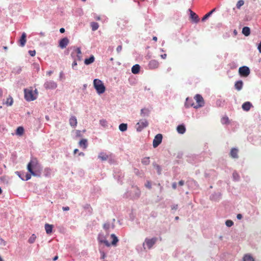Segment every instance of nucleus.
Instances as JSON below:
<instances>
[{
	"label": "nucleus",
	"instance_id": "1",
	"mask_svg": "<svg viewBox=\"0 0 261 261\" xmlns=\"http://www.w3.org/2000/svg\"><path fill=\"white\" fill-rule=\"evenodd\" d=\"M27 169L34 176H40L42 171V168L36 158L31 160L28 163Z\"/></svg>",
	"mask_w": 261,
	"mask_h": 261
},
{
	"label": "nucleus",
	"instance_id": "2",
	"mask_svg": "<svg viewBox=\"0 0 261 261\" xmlns=\"http://www.w3.org/2000/svg\"><path fill=\"white\" fill-rule=\"evenodd\" d=\"M24 93V98L28 101L34 100L37 97L38 92L37 89L33 91L32 88L25 89Z\"/></svg>",
	"mask_w": 261,
	"mask_h": 261
},
{
	"label": "nucleus",
	"instance_id": "3",
	"mask_svg": "<svg viewBox=\"0 0 261 261\" xmlns=\"http://www.w3.org/2000/svg\"><path fill=\"white\" fill-rule=\"evenodd\" d=\"M93 86L97 93L99 94L103 93L106 91V87L103 83L99 79H95L94 80Z\"/></svg>",
	"mask_w": 261,
	"mask_h": 261
},
{
	"label": "nucleus",
	"instance_id": "4",
	"mask_svg": "<svg viewBox=\"0 0 261 261\" xmlns=\"http://www.w3.org/2000/svg\"><path fill=\"white\" fill-rule=\"evenodd\" d=\"M194 98L197 102V105H194V104H191L190 105L191 106L193 107L194 108L197 109L204 106V101L201 95L200 94H196Z\"/></svg>",
	"mask_w": 261,
	"mask_h": 261
},
{
	"label": "nucleus",
	"instance_id": "5",
	"mask_svg": "<svg viewBox=\"0 0 261 261\" xmlns=\"http://www.w3.org/2000/svg\"><path fill=\"white\" fill-rule=\"evenodd\" d=\"M239 73L241 76L247 77L249 75L250 71L249 67L244 66L239 68Z\"/></svg>",
	"mask_w": 261,
	"mask_h": 261
},
{
	"label": "nucleus",
	"instance_id": "6",
	"mask_svg": "<svg viewBox=\"0 0 261 261\" xmlns=\"http://www.w3.org/2000/svg\"><path fill=\"white\" fill-rule=\"evenodd\" d=\"M148 125V121L144 119L140 120L136 124V129L137 132H141L144 128L147 127Z\"/></svg>",
	"mask_w": 261,
	"mask_h": 261
},
{
	"label": "nucleus",
	"instance_id": "7",
	"mask_svg": "<svg viewBox=\"0 0 261 261\" xmlns=\"http://www.w3.org/2000/svg\"><path fill=\"white\" fill-rule=\"evenodd\" d=\"M163 136L161 134H157L153 140V146L154 148L157 147L162 142Z\"/></svg>",
	"mask_w": 261,
	"mask_h": 261
},
{
	"label": "nucleus",
	"instance_id": "8",
	"mask_svg": "<svg viewBox=\"0 0 261 261\" xmlns=\"http://www.w3.org/2000/svg\"><path fill=\"white\" fill-rule=\"evenodd\" d=\"M44 87L46 89H54L57 87V84L53 81H46Z\"/></svg>",
	"mask_w": 261,
	"mask_h": 261
},
{
	"label": "nucleus",
	"instance_id": "9",
	"mask_svg": "<svg viewBox=\"0 0 261 261\" xmlns=\"http://www.w3.org/2000/svg\"><path fill=\"white\" fill-rule=\"evenodd\" d=\"M157 241V238H153L151 239H146L145 241V243L147 245L148 249H150L153 245L156 243Z\"/></svg>",
	"mask_w": 261,
	"mask_h": 261
},
{
	"label": "nucleus",
	"instance_id": "10",
	"mask_svg": "<svg viewBox=\"0 0 261 261\" xmlns=\"http://www.w3.org/2000/svg\"><path fill=\"white\" fill-rule=\"evenodd\" d=\"M148 66L151 69L157 68L159 66V62L155 60H152L149 62Z\"/></svg>",
	"mask_w": 261,
	"mask_h": 261
},
{
	"label": "nucleus",
	"instance_id": "11",
	"mask_svg": "<svg viewBox=\"0 0 261 261\" xmlns=\"http://www.w3.org/2000/svg\"><path fill=\"white\" fill-rule=\"evenodd\" d=\"M69 43V40L67 38L62 39L59 42V46L61 48H64L66 47Z\"/></svg>",
	"mask_w": 261,
	"mask_h": 261
},
{
	"label": "nucleus",
	"instance_id": "12",
	"mask_svg": "<svg viewBox=\"0 0 261 261\" xmlns=\"http://www.w3.org/2000/svg\"><path fill=\"white\" fill-rule=\"evenodd\" d=\"M190 18L195 23H197L199 21L198 16L192 10H190Z\"/></svg>",
	"mask_w": 261,
	"mask_h": 261
},
{
	"label": "nucleus",
	"instance_id": "13",
	"mask_svg": "<svg viewBox=\"0 0 261 261\" xmlns=\"http://www.w3.org/2000/svg\"><path fill=\"white\" fill-rule=\"evenodd\" d=\"M26 37H27L26 34L24 32L22 34V35H21V37L20 39L19 40V42L20 45L21 47H23L25 45V43L27 42Z\"/></svg>",
	"mask_w": 261,
	"mask_h": 261
},
{
	"label": "nucleus",
	"instance_id": "14",
	"mask_svg": "<svg viewBox=\"0 0 261 261\" xmlns=\"http://www.w3.org/2000/svg\"><path fill=\"white\" fill-rule=\"evenodd\" d=\"M74 54H76V58L77 60L81 61L82 60V52L80 48H76L74 50V51L72 53L71 56H73Z\"/></svg>",
	"mask_w": 261,
	"mask_h": 261
},
{
	"label": "nucleus",
	"instance_id": "15",
	"mask_svg": "<svg viewBox=\"0 0 261 261\" xmlns=\"http://www.w3.org/2000/svg\"><path fill=\"white\" fill-rule=\"evenodd\" d=\"M239 150L237 148H233L231 149L230 152V155L231 158L234 159L238 158Z\"/></svg>",
	"mask_w": 261,
	"mask_h": 261
},
{
	"label": "nucleus",
	"instance_id": "16",
	"mask_svg": "<svg viewBox=\"0 0 261 261\" xmlns=\"http://www.w3.org/2000/svg\"><path fill=\"white\" fill-rule=\"evenodd\" d=\"M69 124L72 127H75L77 125V119L75 116H71L69 119Z\"/></svg>",
	"mask_w": 261,
	"mask_h": 261
},
{
	"label": "nucleus",
	"instance_id": "17",
	"mask_svg": "<svg viewBox=\"0 0 261 261\" xmlns=\"http://www.w3.org/2000/svg\"><path fill=\"white\" fill-rule=\"evenodd\" d=\"M252 104L251 103V102H249V101H247V102H244L243 105H242V109H243V110L245 111H248L251 107H252Z\"/></svg>",
	"mask_w": 261,
	"mask_h": 261
},
{
	"label": "nucleus",
	"instance_id": "18",
	"mask_svg": "<svg viewBox=\"0 0 261 261\" xmlns=\"http://www.w3.org/2000/svg\"><path fill=\"white\" fill-rule=\"evenodd\" d=\"M79 146L84 149H85L88 146L87 140L85 139H82L79 142Z\"/></svg>",
	"mask_w": 261,
	"mask_h": 261
},
{
	"label": "nucleus",
	"instance_id": "19",
	"mask_svg": "<svg viewBox=\"0 0 261 261\" xmlns=\"http://www.w3.org/2000/svg\"><path fill=\"white\" fill-rule=\"evenodd\" d=\"M140 66L138 64L134 65L132 68V72L134 74H137L139 72Z\"/></svg>",
	"mask_w": 261,
	"mask_h": 261
},
{
	"label": "nucleus",
	"instance_id": "20",
	"mask_svg": "<svg viewBox=\"0 0 261 261\" xmlns=\"http://www.w3.org/2000/svg\"><path fill=\"white\" fill-rule=\"evenodd\" d=\"M243 83L242 81H238L236 82L234 87L235 88L238 90L240 91L243 87Z\"/></svg>",
	"mask_w": 261,
	"mask_h": 261
},
{
	"label": "nucleus",
	"instance_id": "21",
	"mask_svg": "<svg viewBox=\"0 0 261 261\" xmlns=\"http://www.w3.org/2000/svg\"><path fill=\"white\" fill-rule=\"evenodd\" d=\"M53 228V225L49 224H46L45 225V229L46 231V233L50 234L52 232Z\"/></svg>",
	"mask_w": 261,
	"mask_h": 261
},
{
	"label": "nucleus",
	"instance_id": "22",
	"mask_svg": "<svg viewBox=\"0 0 261 261\" xmlns=\"http://www.w3.org/2000/svg\"><path fill=\"white\" fill-rule=\"evenodd\" d=\"M177 131L178 133L183 134L186 132V128L184 125H179L177 127Z\"/></svg>",
	"mask_w": 261,
	"mask_h": 261
},
{
	"label": "nucleus",
	"instance_id": "23",
	"mask_svg": "<svg viewBox=\"0 0 261 261\" xmlns=\"http://www.w3.org/2000/svg\"><path fill=\"white\" fill-rule=\"evenodd\" d=\"M111 238L112 239L111 245L113 246H116L117 245V242H118V239L117 237L114 234H112L111 235Z\"/></svg>",
	"mask_w": 261,
	"mask_h": 261
},
{
	"label": "nucleus",
	"instance_id": "24",
	"mask_svg": "<svg viewBox=\"0 0 261 261\" xmlns=\"http://www.w3.org/2000/svg\"><path fill=\"white\" fill-rule=\"evenodd\" d=\"M242 33L246 36H248L250 34V30L249 27H245L243 28Z\"/></svg>",
	"mask_w": 261,
	"mask_h": 261
},
{
	"label": "nucleus",
	"instance_id": "25",
	"mask_svg": "<svg viewBox=\"0 0 261 261\" xmlns=\"http://www.w3.org/2000/svg\"><path fill=\"white\" fill-rule=\"evenodd\" d=\"M94 61V57L93 56H91L89 58L86 59L84 63L86 65H89L92 63Z\"/></svg>",
	"mask_w": 261,
	"mask_h": 261
},
{
	"label": "nucleus",
	"instance_id": "26",
	"mask_svg": "<svg viewBox=\"0 0 261 261\" xmlns=\"http://www.w3.org/2000/svg\"><path fill=\"white\" fill-rule=\"evenodd\" d=\"M90 26L91 27L92 30L93 31L97 30L99 28V25L98 23L95 22H91Z\"/></svg>",
	"mask_w": 261,
	"mask_h": 261
},
{
	"label": "nucleus",
	"instance_id": "27",
	"mask_svg": "<svg viewBox=\"0 0 261 261\" xmlns=\"http://www.w3.org/2000/svg\"><path fill=\"white\" fill-rule=\"evenodd\" d=\"M149 113V110L148 109L144 108L141 110V115L143 117L148 116Z\"/></svg>",
	"mask_w": 261,
	"mask_h": 261
},
{
	"label": "nucleus",
	"instance_id": "28",
	"mask_svg": "<svg viewBox=\"0 0 261 261\" xmlns=\"http://www.w3.org/2000/svg\"><path fill=\"white\" fill-rule=\"evenodd\" d=\"M24 133V128L22 126H19L17 127L16 132V134L17 135L21 136Z\"/></svg>",
	"mask_w": 261,
	"mask_h": 261
},
{
	"label": "nucleus",
	"instance_id": "29",
	"mask_svg": "<svg viewBox=\"0 0 261 261\" xmlns=\"http://www.w3.org/2000/svg\"><path fill=\"white\" fill-rule=\"evenodd\" d=\"M243 261H254L253 257L249 254H246L243 257Z\"/></svg>",
	"mask_w": 261,
	"mask_h": 261
},
{
	"label": "nucleus",
	"instance_id": "30",
	"mask_svg": "<svg viewBox=\"0 0 261 261\" xmlns=\"http://www.w3.org/2000/svg\"><path fill=\"white\" fill-rule=\"evenodd\" d=\"M127 125L126 123H121L119 126V129L121 132H124L127 130Z\"/></svg>",
	"mask_w": 261,
	"mask_h": 261
},
{
	"label": "nucleus",
	"instance_id": "31",
	"mask_svg": "<svg viewBox=\"0 0 261 261\" xmlns=\"http://www.w3.org/2000/svg\"><path fill=\"white\" fill-rule=\"evenodd\" d=\"M13 103V98L9 96L7 98V100H6V104L8 106H11L12 105Z\"/></svg>",
	"mask_w": 261,
	"mask_h": 261
},
{
	"label": "nucleus",
	"instance_id": "32",
	"mask_svg": "<svg viewBox=\"0 0 261 261\" xmlns=\"http://www.w3.org/2000/svg\"><path fill=\"white\" fill-rule=\"evenodd\" d=\"M98 158L102 161H106L108 159V155L104 153L101 152L99 154Z\"/></svg>",
	"mask_w": 261,
	"mask_h": 261
},
{
	"label": "nucleus",
	"instance_id": "33",
	"mask_svg": "<svg viewBox=\"0 0 261 261\" xmlns=\"http://www.w3.org/2000/svg\"><path fill=\"white\" fill-rule=\"evenodd\" d=\"M215 11V9H213L210 12L206 14L202 18V21H204L208 17L211 16V15Z\"/></svg>",
	"mask_w": 261,
	"mask_h": 261
},
{
	"label": "nucleus",
	"instance_id": "34",
	"mask_svg": "<svg viewBox=\"0 0 261 261\" xmlns=\"http://www.w3.org/2000/svg\"><path fill=\"white\" fill-rule=\"evenodd\" d=\"M142 163L145 165H149L150 163V160L149 157H145L142 160Z\"/></svg>",
	"mask_w": 261,
	"mask_h": 261
},
{
	"label": "nucleus",
	"instance_id": "35",
	"mask_svg": "<svg viewBox=\"0 0 261 261\" xmlns=\"http://www.w3.org/2000/svg\"><path fill=\"white\" fill-rule=\"evenodd\" d=\"M98 241L100 243H102L105 244V245L108 247H109L111 245L107 240L101 239L100 237L98 238Z\"/></svg>",
	"mask_w": 261,
	"mask_h": 261
},
{
	"label": "nucleus",
	"instance_id": "36",
	"mask_svg": "<svg viewBox=\"0 0 261 261\" xmlns=\"http://www.w3.org/2000/svg\"><path fill=\"white\" fill-rule=\"evenodd\" d=\"M244 4V2L243 0H240L238 2L236 7L238 9H240L241 6Z\"/></svg>",
	"mask_w": 261,
	"mask_h": 261
},
{
	"label": "nucleus",
	"instance_id": "37",
	"mask_svg": "<svg viewBox=\"0 0 261 261\" xmlns=\"http://www.w3.org/2000/svg\"><path fill=\"white\" fill-rule=\"evenodd\" d=\"M36 237L35 234H33L29 239L28 242L30 244L33 243L35 240H36Z\"/></svg>",
	"mask_w": 261,
	"mask_h": 261
},
{
	"label": "nucleus",
	"instance_id": "38",
	"mask_svg": "<svg viewBox=\"0 0 261 261\" xmlns=\"http://www.w3.org/2000/svg\"><path fill=\"white\" fill-rule=\"evenodd\" d=\"M225 224L228 227H231L233 225V222L230 220H228L225 222Z\"/></svg>",
	"mask_w": 261,
	"mask_h": 261
},
{
	"label": "nucleus",
	"instance_id": "39",
	"mask_svg": "<svg viewBox=\"0 0 261 261\" xmlns=\"http://www.w3.org/2000/svg\"><path fill=\"white\" fill-rule=\"evenodd\" d=\"M154 167L156 169L158 174H161V168L160 166L159 165H157V164H154Z\"/></svg>",
	"mask_w": 261,
	"mask_h": 261
},
{
	"label": "nucleus",
	"instance_id": "40",
	"mask_svg": "<svg viewBox=\"0 0 261 261\" xmlns=\"http://www.w3.org/2000/svg\"><path fill=\"white\" fill-rule=\"evenodd\" d=\"M99 122L100 124L103 126H106L107 125V121L105 119L100 120Z\"/></svg>",
	"mask_w": 261,
	"mask_h": 261
},
{
	"label": "nucleus",
	"instance_id": "41",
	"mask_svg": "<svg viewBox=\"0 0 261 261\" xmlns=\"http://www.w3.org/2000/svg\"><path fill=\"white\" fill-rule=\"evenodd\" d=\"M103 227L105 229H106V230H108L110 227V225L109 223H105L103 224Z\"/></svg>",
	"mask_w": 261,
	"mask_h": 261
},
{
	"label": "nucleus",
	"instance_id": "42",
	"mask_svg": "<svg viewBox=\"0 0 261 261\" xmlns=\"http://www.w3.org/2000/svg\"><path fill=\"white\" fill-rule=\"evenodd\" d=\"M31 175H32L31 174V173L30 174H27L25 176V178H24V180H28L29 179H30L31 178Z\"/></svg>",
	"mask_w": 261,
	"mask_h": 261
},
{
	"label": "nucleus",
	"instance_id": "43",
	"mask_svg": "<svg viewBox=\"0 0 261 261\" xmlns=\"http://www.w3.org/2000/svg\"><path fill=\"white\" fill-rule=\"evenodd\" d=\"M29 53L31 56L34 57L36 54V51L35 50H29Z\"/></svg>",
	"mask_w": 261,
	"mask_h": 261
},
{
	"label": "nucleus",
	"instance_id": "44",
	"mask_svg": "<svg viewBox=\"0 0 261 261\" xmlns=\"http://www.w3.org/2000/svg\"><path fill=\"white\" fill-rule=\"evenodd\" d=\"M222 123H226L228 121V118L227 117H223L221 120Z\"/></svg>",
	"mask_w": 261,
	"mask_h": 261
},
{
	"label": "nucleus",
	"instance_id": "45",
	"mask_svg": "<svg viewBox=\"0 0 261 261\" xmlns=\"http://www.w3.org/2000/svg\"><path fill=\"white\" fill-rule=\"evenodd\" d=\"M145 187L149 189L151 188V185L149 181H147L145 184Z\"/></svg>",
	"mask_w": 261,
	"mask_h": 261
},
{
	"label": "nucleus",
	"instance_id": "46",
	"mask_svg": "<svg viewBox=\"0 0 261 261\" xmlns=\"http://www.w3.org/2000/svg\"><path fill=\"white\" fill-rule=\"evenodd\" d=\"M122 46L119 45L117 46V47L116 48V50H117V53H119L122 50Z\"/></svg>",
	"mask_w": 261,
	"mask_h": 261
},
{
	"label": "nucleus",
	"instance_id": "47",
	"mask_svg": "<svg viewBox=\"0 0 261 261\" xmlns=\"http://www.w3.org/2000/svg\"><path fill=\"white\" fill-rule=\"evenodd\" d=\"M16 174H17V175H18V176H19V177H20V178H21V179L24 180V177H22V176H21V173H20V172H18V171H17V172H16Z\"/></svg>",
	"mask_w": 261,
	"mask_h": 261
},
{
	"label": "nucleus",
	"instance_id": "48",
	"mask_svg": "<svg viewBox=\"0 0 261 261\" xmlns=\"http://www.w3.org/2000/svg\"><path fill=\"white\" fill-rule=\"evenodd\" d=\"M172 188L173 189H174V190L176 189V188H177V184H176V182H173L172 184Z\"/></svg>",
	"mask_w": 261,
	"mask_h": 261
},
{
	"label": "nucleus",
	"instance_id": "49",
	"mask_svg": "<svg viewBox=\"0 0 261 261\" xmlns=\"http://www.w3.org/2000/svg\"><path fill=\"white\" fill-rule=\"evenodd\" d=\"M77 65V63H76V61L75 60H74V61L73 62L72 64V68H73L75 66H76Z\"/></svg>",
	"mask_w": 261,
	"mask_h": 261
},
{
	"label": "nucleus",
	"instance_id": "50",
	"mask_svg": "<svg viewBox=\"0 0 261 261\" xmlns=\"http://www.w3.org/2000/svg\"><path fill=\"white\" fill-rule=\"evenodd\" d=\"M233 177H234L235 179H237V178H238V177H239V175H238V173H236V172H234V173H233Z\"/></svg>",
	"mask_w": 261,
	"mask_h": 261
},
{
	"label": "nucleus",
	"instance_id": "51",
	"mask_svg": "<svg viewBox=\"0 0 261 261\" xmlns=\"http://www.w3.org/2000/svg\"><path fill=\"white\" fill-rule=\"evenodd\" d=\"M257 48H258L259 53H261V41H260V42L259 43V44L258 45Z\"/></svg>",
	"mask_w": 261,
	"mask_h": 261
},
{
	"label": "nucleus",
	"instance_id": "52",
	"mask_svg": "<svg viewBox=\"0 0 261 261\" xmlns=\"http://www.w3.org/2000/svg\"><path fill=\"white\" fill-rule=\"evenodd\" d=\"M178 185L180 186H182L184 185V180H180L178 182Z\"/></svg>",
	"mask_w": 261,
	"mask_h": 261
},
{
	"label": "nucleus",
	"instance_id": "53",
	"mask_svg": "<svg viewBox=\"0 0 261 261\" xmlns=\"http://www.w3.org/2000/svg\"><path fill=\"white\" fill-rule=\"evenodd\" d=\"M161 57L163 59H165L167 57V54H163V55H161Z\"/></svg>",
	"mask_w": 261,
	"mask_h": 261
},
{
	"label": "nucleus",
	"instance_id": "54",
	"mask_svg": "<svg viewBox=\"0 0 261 261\" xmlns=\"http://www.w3.org/2000/svg\"><path fill=\"white\" fill-rule=\"evenodd\" d=\"M62 209L63 211H66L69 210V207L68 206L63 207Z\"/></svg>",
	"mask_w": 261,
	"mask_h": 261
},
{
	"label": "nucleus",
	"instance_id": "55",
	"mask_svg": "<svg viewBox=\"0 0 261 261\" xmlns=\"http://www.w3.org/2000/svg\"><path fill=\"white\" fill-rule=\"evenodd\" d=\"M237 218L238 219L240 220V219H241L242 218V215L241 214H239L237 215Z\"/></svg>",
	"mask_w": 261,
	"mask_h": 261
},
{
	"label": "nucleus",
	"instance_id": "56",
	"mask_svg": "<svg viewBox=\"0 0 261 261\" xmlns=\"http://www.w3.org/2000/svg\"><path fill=\"white\" fill-rule=\"evenodd\" d=\"M94 18L96 20H100L101 19L100 16H97V15L95 16Z\"/></svg>",
	"mask_w": 261,
	"mask_h": 261
},
{
	"label": "nucleus",
	"instance_id": "57",
	"mask_svg": "<svg viewBox=\"0 0 261 261\" xmlns=\"http://www.w3.org/2000/svg\"><path fill=\"white\" fill-rule=\"evenodd\" d=\"M60 32L61 33H63L65 32V29L64 28H61L60 29Z\"/></svg>",
	"mask_w": 261,
	"mask_h": 261
},
{
	"label": "nucleus",
	"instance_id": "58",
	"mask_svg": "<svg viewBox=\"0 0 261 261\" xmlns=\"http://www.w3.org/2000/svg\"><path fill=\"white\" fill-rule=\"evenodd\" d=\"M52 73V71H48L47 72V75H48V76H50Z\"/></svg>",
	"mask_w": 261,
	"mask_h": 261
},
{
	"label": "nucleus",
	"instance_id": "59",
	"mask_svg": "<svg viewBox=\"0 0 261 261\" xmlns=\"http://www.w3.org/2000/svg\"><path fill=\"white\" fill-rule=\"evenodd\" d=\"M153 40L155 41H156L157 40H158V38L156 36H154L153 37V38H152Z\"/></svg>",
	"mask_w": 261,
	"mask_h": 261
},
{
	"label": "nucleus",
	"instance_id": "60",
	"mask_svg": "<svg viewBox=\"0 0 261 261\" xmlns=\"http://www.w3.org/2000/svg\"><path fill=\"white\" fill-rule=\"evenodd\" d=\"M58 258V256H55L54 258H53V260L55 261L56 260H57Z\"/></svg>",
	"mask_w": 261,
	"mask_h": 261
},
{
	"label": "nucleus",
	"instance_id": "61",
	"mask_svg": "<svg viewBox=\"0 0 261 261\" xmlns=\"http://www.w3.org/2000/svg\"><path fill=\"white\" fill-rule=\"evenodd\" d=\"M79 150L77 149H75L74 150V153L75 154L78 152Z\"/></svg>",
	"mask_w": 261,
	"mask_h": 261
},
{
	"label": "nucleus",
	"instance_id": "62",
	"mask_svg": "<svg viewBox=\"0 0 261 261\" xmlns=\"http://www.w3.org/2000/svg\"><path fill=\"white\" fill-rule=\"evenodd\" d=\"M177 208V205H176L172 207V209L176 210Z\"/></svg>",
	"mask_w": 261,
	"mask_h": 261
},
{
	"label": "nucleus",
	"instance_id": "63",
	"mask_svg": "<svg viewBox=\"0 0 261 261\" xmlns=\"http://www.w3.org/2000/svg\"><path fill=\"white\" fill-rule=\"evenodd\" d=\"M140 193H141L140 191H139V190H138V196H137L138 197H139L140 196Z\"/></svg>",
	"mask_w": 261,
	"mask_h": 261
},
{
	"label": "nucleus",
	"instance_id": "64",
	"mask_svg": "<svg viewBox=\"0 0 261 261\" xmlns=\"http://www.w3.org/2000/svg\"><path fill=\"white\" fill-rule=\"evenodd\" d=\"M189 99L188 98H187L186 99V105H188L187 102H188V101H189Z\"/></svg>",
	"mask_w": 261,
	"mask_h": 261
}]
</instances>
